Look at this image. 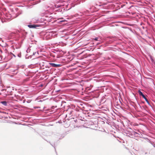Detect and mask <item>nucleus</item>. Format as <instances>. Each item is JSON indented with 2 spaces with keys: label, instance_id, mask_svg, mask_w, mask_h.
Returning <instances> with one entry per match:
<instances>
[{
  "label": "nucleus",
  "instance_id": "3",
  "mask_svg": "<svg viewBox=\"0 0 155 155\" xmlns=\"http://www.w3.org/2000/svg\"><path fill=\"white\" fill-rule=\"evenodd\" d=\"M28 26L30 28H35L37 26L35 25H28Z\"/></svg>",
  "mask_w": 155,
  "mask_h": 155
},
{
  "label": "nucleus",
  "instance_id": "2",
  "mask_svg": "<svg viewBox=\"0 0 155 155\" xmlns=\"http://www.w3.org/2000/svg\"><path fill=\"white\" fill-rule=\"evenodd\" d=\"M49 64L51 66L55 68L58 67H59L60 65V64H57L54 63H50Z\"/></svg>",
  "mask_w": 155,
  "mask_h": 155
},
{
  "label": "nucleus",
  "instance_id": "4",
  "mask_svg": "<svg viewBox=\"0 0 155 155\" xmlns=\"http://www.w3.org/2000/svg\"><path fill=\"white\" fill-rule=\"evenodd\" d=\"M1 103L4 105H7V102L6 101H1Z\"/></svg>",
  "mask_w": 155,
  "mask_h": 155
},
{
  "label": "nucleus",
  "instance_id": "1",
  "mask_svg": "<svg viewBox=\"0 0 155 155\" xmlns=\"http://www.w3.org/2000/svg\"><path fill=\"white\" fill-rule=\"evenodd\" d=\"M138 93L139 94V95H140L142 96L143 98L145 99L146 102L148 103H149V102L148 99L146 98L145 95L142 93L140 90L138 91Z\"/></svg>",
  "mask_w": 155,
  "mask_h": 155
},
{
  "label": "nucleus",
  "instance_id": "5",
  "mask_svg": "<svg viewBox=\"0 0 155 155\" xmlns=\"http://www.w3.org/2000/svg\"><path fill=\"white\" fill-rule=\"evenodd\" d=\"M94 40H95V41H97L98 40V38H95L94 39Z\"/></svg>",
  "mask_w": 155,
  "mask_h": 155
}]
</instances>
